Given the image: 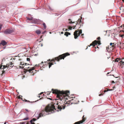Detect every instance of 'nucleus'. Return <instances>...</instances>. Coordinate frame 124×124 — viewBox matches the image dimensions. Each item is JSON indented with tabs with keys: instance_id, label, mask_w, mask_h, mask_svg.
<instances>
[{
	"instance_id": "obj_30",
	"label": "nucleus",
	"mask_w": 124,
	"mask_h": 124,
	"mask_svg": "<svg viewBox=\"0 0 124 124\" xmlns=\"http://www.w3.org/2000/svg\"><path fill=\"white\" fill-rule=\"evenodd\" d=\"M28 119V117H26L25 118H24L23 119V120H27Z\"/></svg>"
},
{
	"instance_id": "obj_35",
	"label": "nucleus",
	"mask_w": 124,
	"mask_h": 124,
	"mask_svg": "<svg viewBox=\"0 0 124 124\" xmlns=\"http://www.w3.org/2000/svg\"><path fill=\"white\" fill-rule=\"evenodd\" d=\"M2 25H0V30H1V26H2Z\"/></svg>"
},
{
	"instance_id": "obj_16",
	"label": "nucleus",
	"mask_w": 124,
	"mask_h": 124,
	"mask_svg": "<svg viewBox=\"0 0 124 124\" xmlns=\"http://www.w3.org/2000/svg\"><path fill=\"white\" fill-rule=\"evenodd\" d=\"M36 33L37 34H39L41 33L40 31L39 30H37L36 31Z\"/></svg>"
},
{
	"instance_id": "obj_26",
	"label": "nucleus",
	"mask_w": 124,
	"mask_h": 124,
	"mask_svg": "<svg viewBox=\"0 0 124 124\" xmlns=\"http://www.w3.org/2000/svg\"><path fill=\"white\" fill-rule=\"evenodd\" d=\"M120 62L121 63V64L123 65H124V62L123 61L121 60L120 61Z\"/></svg>"
},
{
	"instance_id": "obj_24",
	"label": "nucleus",
	"mask_w": 124,
	"mask_h": 124,
	"mask_svg": "<svg viewBox=\"0 0 124 124\" xmlns=\"http://www.w3.org/2000/svg\"><path fill=\"white\" fill-rule=\"evenodd\" d=\"M33 18V17H31V18H28L27 19H28L30 21H31H31H32Z\"/></svg>"
},
{
	"instance_id": "obj_42",
	"label": "nucleus",
	"mask_w": 124,
	"mask_h": 124,
	"mask_svg": "<svg viewBox=\"0 0 124 124\" xmlns=\"http://www.w3.org/2000/svg\"><path fill=\"white\" fill-rule=\"evenodd\" d=\"M83 35H84V34H82L81 36H83Z\"/></svg>"
},
{
	"instance_id": "obj_34",
	"label": "nucleus",
	"mask_w": 124,
	"mask_h": 124,
	"mask_svg": "<svg viewBox=\"0 0 124 124\" xmlns=\"http://www.w3.org/2000/svg\"><path fill=\"white\" fill-rule=\"evenodd\" d=\"M97 39L99 40L100 39V37H99L97 38Z\"/></svg>"
},
{
	"instance_id": "obj_50",
	"label": "nucleus",
	"mask_w": 124,
	"mask_h": 124,
	"mask_svg": "<svg viewBox=\"0 0 124 124\" xmlns=\"http://www.w3.org/2000/svg\"><path fill=\"white\" fill-rule=\"evenodd\" d=\"M122 0V1L123 2H124V0Z\"/></svg>"
},
{
	"instance_id": "obj_32",
	"label": "nucleus",
	"mask_w": 124,
	"mask_h": 124,
	"mask_svg": "<svg viewBox=\"0 0 124 124\" xmlns=\"http://www.w3.org/2000/svg\"><path fill=\"white\" fill-rule=\"evenodd\" d=\"M32 120V121H34L36 120V119L35 118H33Z\"/></svg>"
},
{
	"instance_id": "obj_13",
	"label": "nucleus",
	"mask_w": 124,
	"mask_h": 124,
	"mask_svg": "<svg viewBox=\"0 0 124 124\" xmlns=\"http://www.w3.org/2000/svg\"><path fill=\"white\" fill-rule=\"evenodd\" d=\"M64 35L67 37L69 35H70V33L68 32H65L64 34Z\"/></svg>"
},
{
	"instance_id": "obj_41",
	"label": "nucleus",
	"mask_w": 124,
	"mask_h": 124,
	"mask_svg": "<svg viewBox=\"0 0 124 124\" xmlns=\"http://www.w3.org/2000/svg\"><path fill=\"white\" fill-rule=\"evenodd\" d=\"M73 103H77V102H74L73 101Z\"/></svg>"
},
{
	"instance_id": "obj_19",
	"label": "nucleus",
	"mask_w": 124,
	"mask_h": 124,
	"mask_svg": "<svg viewBox=\"0 0 124 124\" xmlns=\"http://www.w3.org/2000/svg\"><path fill=\"white\" fill-rule=\"evenodd\" d=\"M55 60V58L54 59H52L51 61H50V59H49L48 60V61H51V62H54Z\"/></svg>"
},
{
	"instance_id": "obj_22",
	"label": "nucleus",
	"mask_w": 124,
	"mask_h": 124,
	"mask_svg": "<svg viewBox=\"0 0 124 124\" xmlns=\"http://www.w3.org/2000/svg\"><path fill=\"white\" fill-rule=\"evenodd\" d=\"M114 44V43H110V45L112 47H114V46L113 45H112V44Z\"/></svg>"
},
{
	"instance_id": "obj_21",
	"label": "nucleus",
	"mask_w": 124,
	"mask_h": 124,
	"mask_svg": "<svg viewBox=\"0 0 124 124\" xmlns=\"http://www.w3.org/2000/svg\"><path fill=\"white\" fill-rule=\"evenodd\" d=\"M43 25L44 26V28L45 29L46 28V24L45 23H44L43 24Z\"/></svg>"
},
{
	"instance_id": "obj_31",
	"label": "nucleus",
	"mask_w": 124,
	"mask_h": 124,
	"mask_svg": "<svg viewBox=\"0 0 124 124\" xmlns=\"http://www.w3.org/2000/svg\"><path fill=\"white\" fill-rule=\"evenodd\" d=\"M26 60H27V61H30V58H28V57H27V59H26Z\"/></svg>"
},
{
	"instance_id": "obj_53",
	"label": "nucleus",
	"mask_w": 124,
	"mask_h": 124,
	"mask_svg": "<svg viewBox=\"0 0 124 124\" xmlns=\"http://www.w3.org/2000/svg\"><path fill=\"white\" fill-rule=\"evenodd\" d=\"M41 63H43V62H41Z\"/></svg>"
},
{
	"instance_id": "obj_57",
	"label": "nucleus",
	"mask_w": 124,
	"mask_h": 124,
	"mask_svg": "<svg viewBox=\"0 0 124 124\" xmlns=\"http://www.w3.org/2000/svg\"><path fill=\"white\" fill-rule=\"evenodd\" d=\"M97 48H99L98 46H97Z\"/></svg>"
},
{
	"instance_id": "obj_4",
	"label": "nucleus",
	"mask_w": 124,
	"mask_h": 124,
	"mask_svg": "<svg viewBox=\"0 0 124 124\" xmlns=\"http://www.w3.org/2000/svg\"><path fill=\"white\" fill-rule=\"evenodd\" d=\"M82 33V30H78L75 31L74 33V38L75 39H77L78 36H79Z\"/></svg>"
},
{
	"instance_id": "obj_6",
	"label": "nucleus",
	"mask_w": 124,
	"mask_h": 124,
	"mask_svg": "<svg viewBox=\"0 0 124 124\" xmlns=\"http://www.w3.org/2000/svg\"><path fill=\"white\" fill-rule=\"evenodd\" d=\"M14 32V31L12 29H8L6 30L4 33L5 34H10Z\"/></svg>"
},
{
	"instance_id": "obj_55",
	"label": "nucleus",
	"mask_w": 124,
	"mask_h": 124,
	"mask_svg": "<svg viewBox=\"0 0 124 124\" xmlns=\"http://www.w3.org/2000/svg\"><path fill=\"white\" fill-rule=\"evenodd\" d=\"M41 99V98H40L39 99V100H40V99Z\"/></svg>"
},
{
	"instance_id": "obj_43",
	"label": "nucleus",
	"mask_w": 124,
	"mask_h": 124,
	"mask_svg": "<svg viewBox=\"0 0 124 124\" xmlns=\"http://www.w3.org/2000/svg\"><path fill=\"white\" fill-rule=\"evenodd\" d=\"M61 34H63V32H61Z\"/></svg>"
},
{
	"instance_id": "obj_14",
	"label": "nucleus",
	"mask_w": 124,
	"mask_h": 124,
	"mask_svg": "<svg viewBox=\"0 0 124 124\" xmlns=\"http://www.w3.org/2000/svg\"><path fill=\"white\" fill-rule=\"evenodd\" d=\"M48 64H49V68H50L51 66L53 65L54 63H53L52 62H49L48 63Z\"/></svg>"
},
{
	"instance_id": "obj_37",
	"label": "nucleus",
	"mask_w": 124,
	"mask_h": 124,
	"mask_svg": "<svg viewBox=\"0 0 124 124\" xmlns=\"http://www.w3.org/2000/svg\"><path fill=\"white\" fill-rule=\"evenodd\" d=\"M25 110L26 111H27V112H29L30 111H29L28 110V109H25Z\"/></svg>"
},
{
	"instance_id": "obj_20",
	"label": "nucleus",
	"mask_w": 124,
	"mask_h": 124,
	"mask_svg": "<svg viewBox=\"0 0 124 124\" xmlns=\"http://www.w3.org/2000/svg\"><path fill=\"white\" fill-rule=\"evenodd\" d=\"M27 63H25V65H24V67H25V68H27L28 69H29V67H27Z\"/></svg>"
},
{
	"instance_id": "obj_2",
	"label": "nucleus",
	"mask_w": 124,
	"mask_h": 124,
	"mask_svg": "<svg viewBox=\"0 0 124 124\" xmlns=\"http://www.w3.org/2000/svg\"><path fill=\"white\" fill-rule=\"evenodd\" d=\"M3 61L2 60V61L0 66V69H3V70L2 71V75H3V74L4 73L5 71V70H4V69L6 68H12L14 66V64L12 62H10L8 64H7V65H4L3 63Z\"/></svg>"
},
{
	"instance_id": "obj_33",
	"label": "nucleus",
	"mask_w": 124,
	"mask_h": 124,
	"mask_svg": "<svg viewBox=\"0 0 124 124\" xmlns=\"http://www.w3.org/2000/svg\"><path fill=\"white\" fill-rule=\"evenodd\" d=\"M51 92H47V94H48L49 95L50 94V93Z\"/></svg>"
},
{
	"instance_id": "obj_23",
	"label": "nucleus",
	"mask_w": 124,
	"mask_h": 124,
	"mask_svg": "<svg viewBox=\"0 0 124 124\" xmlns=\"http://www.w3.org/2000/svg\"><path fill=\"white\" fill-rule=\"evenodd\" d=\"M43 94V96H44V94H43V92H42L40 94H39V95L38 96V97H39V98H40V95H41L42 94Z\"/></svg>"
},
{
	"instance_id": "obj_56",
	"label": "nucleus",
	"mask_w": 124,
	"mask_h": 124,
	"mask_svg": "<svg viewBox=\"0 0 124 124\" xmlns=\"http://www.w3.org/2000/svg\"><path fill=\"white\" fill-rule=\"evenodd\" d=\"M46 62H45V63H46Z\"/></svg>"
},
{
	"instance_id": "obj_44",
	"label": "nucleus",
	"mask_w": 124,
	"mask_h": 124,
	"mask_svg": "<svg viewBox=\"0 0 124 124\" xmlns=\"http://www.w3.org/2000/svg\"><path fill=\"white\" fill-rule=\"evenodd\" d=\"M68 30V29H66L65 30V31H67Z\"/></svg>"
},
{
	"instance_id": "obj_9",
	"label": "nucleus",
	"mask_w": 124,
	"mask_h": 124,
	"mask_svg": "<svg viewBox=\"0 0 124 124\" xmlns=\"http://www.w3.org/2000/svg\"><path fill=\"white\" fill-rule=\"evenodd\" d=\"M35 68V67H33L31 68H30L29 69H27L26 70L27 71H29L30 73H32L34 72V71H36V70H34Z\"/></svg>"
},
{
	"instance_id": "obj_25",
	"label": "nucleus",
	"mask_w": 124,
	"mask_h": 124,
	"mask_svg": "<svg viewBox=\"0 0 124 124\" xmlns=\"http://www.w3.org/2000/svg\"><path fill=\"white\" fill-rule=\"evenodd\" d=\"M32 120H31L30 121V122L31 123V124H35L34 123H32ZM27 122L28 123V124H29L28 122Z\"/></svg>"
},
{
	"instance_id": "obj_54",
	"label": "nucleus",
	"mask_w": 124,
	"mask_h": 124,
	"mask_svg": "<svg viewBox=\"0 0 124 124\" xmlns=\"http://www.w3.org/2000/svg\"><path fill=\"white\" fill-rule=\"evenodd\" d=\"M112 75L113 76H114V77H115L114 76V75Z\"/></svg>"
},
{
	"instance_id": "obj_39",
	"label": "nucleus",
	"mask_w": 124,
	"mask_h": 124,
	"mask_svg": "<svg viewBox=\"0 0 124 124\" xmlns=\"http://www.w3.org/2000/svg\"><path fill=\"white\" fill-rule=\"evenodd\" d=\"M76 25H75V26H73V27H74V28H73V29H75V27H76Z\"/></svg>"
},
{
	"instance_id": "obj_8",
	"label": "nucleus",
	"mask_w": 124,
	"mask_h": 124,
	"mask_svg": "<svg viewBox=\"0 0 124 124\" xmlns=\"http://www.w3.org/2000/svg\"><path fill=\"white\" fill-rule=\"evenodd\" d=\"M82 17H81V19L79 18L77 21L76 22V24L77 25L78 24H80V26L79 27V28H80L81 26H83V23L82 22H81V20L82 19Z\"/></svg>"
},
{
	"instance_id": "obj_7",
	"label": "nucleus",
	"mask_w": 124,
	"mask_h": 124,
	"mask_svg": "<svg viewBox=\"0 0 124 124\" xmlns=\"http://www.w3.org/2000/svg\"><path fill=\"white\" fill-rule=\"evenodd\" d=\"M84 116H83L82 117V120H80L79 121L77 122H75L74 124H82L83 122H84L86 119V118L84 117Z\"/></svg>"
},
{
	"instance_id": "obj_29",
	"label": "nucleus",
	"mask_w": 124,
	"mask_h": 124,
	"mask_svg": "<svg viewBox=\"0 0 124 124\" xmlns=\"http://www.w3.org/2000/svg\"><path fill=\"white\" fill-rule=\"evenodd\" d=\"M72 28V27L69 26L68 28L69 30H71Z\"/></svg>"
},
{
	"instance_id": "obj_51",
	"label": "nucleus",
	"mask_w": 124,
	"mask_h": 124,
	"mask_svg": "<svg viewBox=\"0 0 124 124\" xmlns=\"http://www.w3.org/2000/svg\"><path fill=\"white\" fill-rule=\"evenodd\" d=\"M109 73V72H108V73H107V74H108Z\"/></svg>"
},
{
	"instance_id": "obj_46",
	"label": "nucleus",
	"mask_w": 124,
	"mask_h": 124,
	"mask_svg": "<svg viewBox=\"0 0 124 124\" xmlns=\"http://www.w3.org/2000/svg\"><path fill=\"white\" fill-rule=\"evenodd\" d=\"M64 29H64V28L63 29V31H65V30H64Z\"/></svg>"
},
{
	"instance_id": "obj_52",
	"label": "nucleus",
	"mask_w": 124,
	"mask_h": 124,
	"mask_svg": "<svg viewBox=\"0 0 124 124\" xmlns=\"http://www.w3.org/2000/svg\"><path fill=\"white\" fill-rule=\"evenodd\" d=\"M34 73H33V74H32V75H33L34 74Z\"/></svg>"
},
{
	"instance_id": "obj_1",
	"label": "nucleus",
	"mask_w": 124,
	"mask_h": 124,
	"mask_svg": "<svg viewBox=\"0 0 124 124\" xmlns=\"http://www.w3.org/2000/svg\"><path fill=\"white\" fill-rule=\"evenodd\" d=\"M52 91H53V93L56 94L57 99L55 100H60L61 101V102L57 103L55 105V104H48L44 109L40 112L37 119H38L39 117L48 114L49 112H54L57 108L60 110L62 109H64L66 106H68L71 104L72 103H70V101L73 100L75 101L76 100L78 101V100L75 97L71 96L70 97L69 96L70 93L69 91H61L53 89H52Z\"/></svg>"
},
{
	"instance_id": "obj_18",
	"label": "nucleus",
	"mask_w": 124,
	"mask_h": 124,
	"mask_svg": "<svg viewBox=\"0 0 124 124\" xmlns=\"http://www.w3.org/2000/svg\"><path fill=\"white\" fill-rule=\"evenodd\" d=\"M121 59L120 58H117L115 60V62H118Z\"/></svg>"
},
{
	"instance_id": "obj_36",
	"label": "nucleus",
	"mask_w": 124,
	"mask_h": 124,
	"mask_svg": "<svg viewBox=\"0 0 124 124\" xmlns=\"http://www.w3.org/2000/svg\"><path fill=\"white\" fill-rule=\"evenodd\" d=\"M111 83H115V82L114 81H112Z\"/></svg>"
},
{
	"instance_id": "obj_38",
	"label": "nucleus",
	"mask_w": 124,
	"mask_h": 124,
	"mask_svg": "<svg viewBox=\"0 0 124 124\" xmlns=\"http://www.w3.org/2000/svg\"><path fill=\"white\" fill-rule=\"evenodd\" d=\"M47 98L48 99H50V100H52L51 98Z\"/></svg>"
},
{
	"instance_id": "obj_5",
	"label": "nucleus",
	"mask_w": 124,
	"mask_h": 124,
	"mask_svg": "<svg viewBox=\"0 0 124 124\" xmlns=\"http://www.w3.org/2000/svg\"><path fill=\"white\" fill-rule=\"evenodd\" d=\"M97 44L99 45H100L101 44L100 41H97L96 40L94 41L90 44V45L89 46H94L95 45H97Z\"/></svg>"
},
{
	"instance_id": "obj_40",
	"label": "nucleus",
	"mask_w": 124,
	"mask_h": 124,
	"mask_svg": "<svg viewBox=\"0 0 124 124\" xmlns=\"http://www.w3.org/2000/svg\"><path fill=\"white\" fill-rule=\"evenodd\" d=\"M122 7H121L120 8V9H121L122 8Z\"/></svg>"
},
{
	"instance_id": "obj_28",
	"label": "nucleus",
	"mask_w": 124,
	"mask_h": 124,
	"mask_svg": "<svg viewBox=\"0 0 124 124\" xmlns=\"http://www.w3.org/2000/svg\"><path fill=\"white\" fill-rule=\"evenodd\" d=\"M24 101H25V102H31V103L32 102H31L29 101H27V100H26L25 99H24Z\"/></svg>"
},
{
	"instance_id": "obj_12",
	"label": "nucleus",
	"mask_w": 124,
	"mask_h": 124,
	"mask_svg": "<svg viewBox=\"0 0 124 124\" xmlns=\"http://www.w3.org/2000/svg\"><path fill=\"white\" fill-rule=\"evenodd\" d=\"M24 64L23 63H22V62H21L20 64V65L21 66H19V68H22V69L23 68V65L24 66Z\"/></svg>"
},
{
	"instance_id": "obj_58",
	"label": "nucleus",
	"mask_w": 124,
	"mask_h": 124,
	"mask_svg": "<svg viewBox=\"0 0 124 124\" xmlns=\"http://www.w3.org/2000/svg\"><path fill=\"white\" fill-rule=\"evenodd\" d=\"M118 77H116V78H117Z\"/></svg>"
},
{
	"instance_id": "obj_27",
	"label": "nucleus",
	"mask_w": 124,
	"mask_h": 124,
	"mask_svg": "<svg viewBox=\"0 0 124 124\" xmlns=\"http://www.w3.org/2000/svg\"><path fill=\"white\" fill-rule=\"evenodd\" d=\"M112 90V89H111V90H110V89H107V90H105L104 91V92H107L108 91H110V90Z\"/></svg>"
},
{
	"instance_id": "obj_17",
	"label": "nucleus",
	"mask_w": 124,
	"mask_h": 124,
	"mask_svg": "<svg viewBox=\"0 0 124 124\" xmlns=\"http://www.w3.org/2000/svg\"><path fill=\"white\" fill-rule=\"evenodd\" d=\"M20 124H28V123L27 122H21Z\"/></svg>"
},
{
	"instance_id": "obj_11",
	"label": "nucleus",
	"mask_w": 124,
	"mask_h": 124,
	"mask_svg": "<svg viewBox=\"0 0 124 124\" xmlns=\"http://www.w3.org/2000/svg\"><path fill=\"white\" fill-rule=\"evenodd\" d=\"M7 44V43L5 40L2 41L1 43H0V45H2L3 46Z\"/></svg>"
},
{
	"instance_id": "obj_47",
	"label": "nucleus",
	"mask_w": 124,
	"mask_h": 124,
	"mask_svg": "<svg viewBox=\"0 0 124 124\" xmlns=\"http://www.w3.org/2000/svg\"><path fill=\"white\" fill-rule=\"evenodd\" d=\"M21 98L20 97H18V98L19 99H20Z\"/></svg>"
},
{
	"instance_id": "obj_15",
	"label": "nucleus",
	"mask_w": 124,
	"mask_h": 124,
	"mask_svg": "<svg viewBox=\"0 0 124 124\" xmlns=\"http://www.w3.org/2000/svg\"><path fill=\"white\" fill-rule=\"evenodd\" d=\"M68 21H69V23L70 24H71L72 23H75V22H72L71 21V19H69Z\"/></svg>"
},
{
	"instance_id": "obj_3",
	"label": "nucleus",
	"mask_w": 124,
	"mask_h": 124,
	"mask_svg": "<svg viewBox=\"0 0 124 124\" xmlns=\"http://www.w3.org/2000/svg\"><path fill=\"white\" fill-rule=\"evenodd\" d=\"M70 54L68 53L63 54H62L59 55L58 56L55 57V59L56 61H59L60 60L64 59L66 56L69 55Z\"/></svg>"
},
{
	"instance_id": "obj_10",
	"label": "nucleus",
	"mask_w": 124,
	"mask_h": 124,
	"mask_svg": "<svg viewBox=\"0 0 124 124\" xmlns=\"http://www.w3.org/2000/svg\"><path fill=\"white\" fill-rule=\"evenodd\" d=\"M38 22V20L36 19L33 18L32 21H31V22L35 23H37Z\"/></svg>"
},
{
	"instance_id": "obj_48",
	"label": "nucleus",
	"mask_w": 124,
	"mask_h": 124,
	"mask_svg": "<svg viewBox=\"0 0 124 124\" xmlns=\"http://www.w3.org/2000/svg\"><path fill=\"white\" fill-rule=\"evenodd\" d=\"M6 124V122H5V123H4V124Z\"/></svg>"
},
{
	"instance_id": "obj_45",
	"label": "nucleus",
	"mask_w": 124,
	"mask_h": 124,
	"mask_svg": "<svg viewBox=\"0 0 124 124\" xmlns=\"http://www.w3.org/2000/svg\"><path fill=\"white\" fill-rule=\"evenodd\" d=\"M46 32V31H44L42 33L43 34H44V33L45 32Z\"/></svg>"
},
{
	"instance_id": "obj_49",
	"label": "nucleus",
	"mask_w": 124,
	"mask_h": 124,
	"mask_svg": "<svg viewBox=\"0 0 124 124\" xmlns=\"http://www.w3.org/2000/svg\"><path fill=\"white\" fill-rule=\"evenodd\" d=\"M101 94H99V96H101Z\"/></svg>"
}]
</instances>
